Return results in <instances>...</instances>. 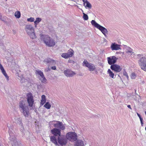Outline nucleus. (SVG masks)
I'll return each mask as SVG.
<instances>
[{
	"instance_id": "obj_1",
	"label": "nucleus",
	"mask_w": 146,
	"mask_h": 146,
	"mask_svg": "<svg viewBox=\"0 0 146 146\" xmlns=\"http://www.w3.org/2000/svg\"><path fill=\"white\" fill-rule=\"evenodd\" d=\"M19 109L23 115L25 117L28 116L29 110L27 105L24 101H21L19 102Z\"/></svg>"
},
{
	"instance_id": "obj_2",
	"label": "nucleus",
	"mask_w": 146,
	"mask_h": 146,
	"mask_svg": "<svg viewBox=\"0 0 146 146\" xmlns=\"http://www.w3.org/2000/svg\"><path fill=\"white\" fill-rule=\"evenodd\" d=\"M41 40L48 47L53 46L55 44L54 40L48 35H42L41 36Z\"/></svg>"
},
{
	"instance_id": "obj_3",
	"label": "nucleus",
	"mask_w": 146,
	"mask_h": 146,
	"mask_svg": "<svg viewBox=\"0 0 146 146\" xmlns=\"http://www.w3.org/2000/svg\"><path fill=\"white\" fill-rule=\"evenodd\" d=\"M25 29L31 38L34 39L36 38V36L34 28L31 25H26L25 27Z\"/></svg>"
},
{
	"instance_id": "obj_4",
	"label": "nucleus",
	"mask_w": 146,
	"mask_h": 146,
	"mask_svg": "<svg viewBox=\"0 0 146 146\" xmlns=\"http://www.w3.org/2000/svg\"><path fill=\"white\" fill-rule=\"evenodd\" d=\"M91 23L93 26L100 31L106 38L107 37L106 34H108V31L106 28L97 23L94 20H92L91 21Z\"/></svg>"
},
{
	"instance_id": "obj_5",
	"label": "nucleus",
	"mask_w": 146,
	"mask_h": 146,
	"mask_svg": "<svg viewBox=\"0 0 146 146\" xmlns=\"http://www.w3.org/2000/svg\"><path fill=\"white\" fill-rule=\"evenodd\" d=\"M8 127L9 129V133L10 135V137L9 138L11 142V143L12 146H21V145L18 144L15 136L12 135V133L11 132L13 129L12 126H8Z\"/></svg>"
},
{
	"instance_id": "obj_6",
	"label": "nucleus",
	"mask_w": 146,
	"mask_h": 146,
	"mask_svg": "<svg viewBox=\"0 0 146 146\" xmlns=\"http://www.w3.org/2000/svg\"><path fill=\"white\" fill-rule=\"evenodd\" d=\"M83 65L84 66L88 68L89 70L91 71L94 70L96 69V66L95 65L91 63H89L86 60H84Z\"/></svg>"
},
{
	"instance_id": "obj_7",
	"label": "nucleus",
	"mask_w": 146,
	"mask_h": 146,
	"mask_svg": "<svg viewBox=\"0 0 146 146\" xmlns=\"http://www.w3.org/2000/svg\"><path fill=\"white\" fill-rule=\"evenodd\" d=\"M53 122H54L53 125L55 128H59L60 130H64L65 129V126L61 122L56 121H53Z\"/></svg>"
},
{
	"instance_id": "obj_8",
	"label": "nucleus",
	"mask_w": 146,
	"mask_h": 146,
	"mask_svg": "<svg viewBox=\"0 0 146 146\" xmlns=\"http://www.w3.org/2000/svg\"><path fill=\"white\" fill-rule=\"evenodd\" d=\"M67 139L71 141H75L77 139L76 136L72 132H69L66 135Z\"/></svg>"
},
{
	"instance_id": "obj_9",
	"label": "nucleus",
	"mask_w": 146,
	"mask_h": 146,
	"mask_svg": "<svg viewBox=\"0 0 146 146\" xmlns=\"http://www.w3.org/2000/svg\"><path fill=\"white\" fill-rule=\"evenodd\" d=\"M35 73L36 74L40 75V77L39 78V79L42 82L45 83L46 82V79L45 78L43 72L42 71L39 70H36Z\"/></svg>"
},
{
	"instance_id": "obj_10",
	"label": "nucleus",
	"mask_w": 146,
	"mask_h": 146,
	"mask_svg": "<svg viewBox=\"0 0 146 146\" xmlns=\"http://www.w3.org/2000/svg\"><path fill=\"white\" fill-rule=\"evenodd\" d=\"M57 141L60 145L62 146L65 145L67 143V139L64 136H58L57 137Z\"/></svg>"
},
{
	"instance_id": "obj_11",
	"label": "nucleus",
	"mask_w": 146,
	"mask_h": 146,
	"mask_svg": "<svg viewBox=\"0 0 146 146\" xmlns=\"http://www.w3.org/2000/svg\"><path fill=\"white\" fill-rule=\"evenodd\" d=\"M27 101L29 106L32 107L34 103L33 97L31 93H29L27 95Z\"/></svg>"
},
{
	"instance_id": "obj_12",
	"label": "nucleus",
	"mask_w": 146,
	"mask_h": 146,
	"mask_svg": "<svg viewBox=\"0 0 146 146\" xmlns=\"http://www.w3.org/2000/svg\"><path fill=\"white\" fill-rule=\"evenodd\" d=\"M107 59L108 64L111 65L116 62L117 58L115 56H113L108 57Z\"/></svg>"
},
{
	"instance_id": "obj_13",
	"label": "nucleus",
	"mask_w": 146,
	"mask_h": 146,
	"mask_svg": "<svg viewBox=\"0 0 146 146\" xmlns=\"http://www.w3.org/2000/svg\"><path fill=\"white\" fill-rule=\"evenodd\" d=\"M64 73L66 76L68 77H72L76 74L75 72L69 69L65 70Z\"/></svg>"
},
{
	"instance_id": "obj_14",
	"label": "nucleus",
	"mask_w": 146,
	"mask_h": 146,
	"mask_svg": "<svg viewBox=\"0 0 146 146\" xmlns=\"http://www.w3.org/2000/svg\"><path fill=\"white\" fill-rule=\"evenodd\" d=\"M110 68L112 70L117 72H120L122 69L121 68L119 65L114 64L111 66Z\"/></svg>"
},
{
	"instance_id": "obj_15",
	"label": "nucleus",
	"mask_w": 146,
	"mask_h": 146,
	"mask_svg": "<svg viewBox=\"0 0 146 146\" xmlns=\"http://www.w3.org/2000/svg\"><path fill=\"white\" fill-rule=\"evenodd\" d=\"M52 133L54 136H60L61 135V130L56 128H55L51 130Z\"/></svg>"
},
{
	"instance_id": "obj_16",
	"label": "nucleus",
	"mask_w": 146,
	"mask_h": 146,
	"mask_svg": "<svg viewBox=\"0 0 146 146\" xmlns=\"http://www.w3.org/2000/svg\"><path fill=\"white\" fill-rule=\"evenodd\" d=\"M43 62L46 64H48L52 65H54L56 63V61L49 58H47L44 59Z\"/></svg>"
},
{
	"instance_id": "obj_17",
	"label": "nucleus",
	"mask_w": 146,
	"mask_h": 146,
	"mask_svg": "<svg viewBox=\"0 0 146 146\" xmlns=\"http://www.w3.org/2000/svg\"><path fill=\"white\" fill-rule=\"evenodd\" d=\"M120 46V45L114 42L111 44L110 48L112 50H117L121 49Z\"/></svg>"
},
{
	"instance_id": "obj_18",
	"label": "nucleus",
	"mask_w": 146,
	"mask_h": 146,
	"mask_svg": "<svg viewBox=\"0 0 146 146\" xmlns=\"http://www.w3.org/2000/svg\"><path fill=\"white\" fill-rule=\"evenodd\" d=\"M84 143L82 140L78 139L76 141L74 146H84Z\"/></svg>"
},
{
	"instance_id": "obj_19",
	"label": "nucleus",
	"mask_w": 146,
	"mask_h": 146,
	"mask_svg": "<svg viewBox=\"0 0 146 146\" xmlns=\"http://www.w3.org/2000/svg\"><path fill=\"white\" fill-rule=\"evenodd\" d=\"M50 140L53 143H54L55 145H58L57 140V138H56V136H51L50 137Z\"/></svg>"
},
{
	"instance_id": "obj_20",
	"label": "nucleus",
	"mask_w": 146,
	"mask_h": 146,
	"mask_svg": "<svg viewBox=\"0 0 146 146\" xmlns=\"http://www.w3.org/2000/svg\"><path fill=\"white\" fill-rule=\"evenodd\" d=\"M139 65L142 64V63H146V58L142 57L140 58L139 61Z\"/></svg>"
},
{
	"instance_id": "obj_21",
	"label": "nucleus",
	"mask_w": 146,
	"mask_h": 146,
	"mask_svg": "<svg viewBox=\"0 0 146 146\" xmlns=\"http://www.w3.org/2000/svg\"><path fill=\"white\" fill-rule=\"evenodd\" d=\"M74 51L72 49H70L66 53L68 58L71 57L74 54Z\"/></svg>"
},
{
	"instance_id": "obj_22",
	"label": "nucleus",
	"mask_w": 146,
	"mask_h": 146,
	"mask_svg": "<svg viewBox=\"0 0 146 146\" xmlns=\"http://www.w3.org/2000/svg\"><path fill=\"white\" fill-rule=\"evenodd\" d=\"M41 19L39 17H37L35 21H34L35 27H36L37 25L41 21Z\"/></svg>"
},
{
	"instance_id": "obj_23",
	"label": "nucleus",
	"mask_w": 146,
	"mask_h": 146,
	"mask_svg": "<svg viewBox=\"0 0 146 146\" xmlns=\"http://www.w3.org/2000/svg\"><path fill=\"white\" fill-rule=\"evenodd\" d=\"M109 74L110 77L111 78L114 79V74L110 69H108L107 72Z\"/></svg>"
},
{
	"instance_id": "obj_24",
	"label": "nucleus",
	"mask_w": 146,
	"mask_h": 146,
	"mask_svg": "<svg viewBox=\"0 0 146 146\" xmlns=\"http://www.w3.org/2000/svg\"><path fill=\"white\" fill-rule=\"evenodd\" d=\"M141 69L144 71H146V63H142V64L139 65Z\"/></svg>"
},
{
	"instance_id": "obj_25",
	"label": "nucleus",
	"mask_w": 146,
	"mask_h": 146,
	"mask_svg": "<svg viewBox=\"0 0 146 146\" xmlns=\"http://www.w3.org/2000/svg\"><path fill=\"white\" fill-rule=\"evenodd\" d=\"M1 71L2 73L4 75V76H5V77L6 78L7 80H9V77L7 76V74L6 73L5 71L4 70V69H3V70H2Z\"/></svg>"
},
{
	"instance_id": "obj_26",
	"label": "nucleus",
	"mask_w": 146,
	"mask_h": 146,
	"mask_svg": "<svg viewBox=\"0 0 146 146\" xmlns=\"http://www.w3.org/2000/svg\"><path fill=\"white\" fill-rule=\"evenodd\" d=\"M15 16L17 18H19L21 17V13L19 11L16 12L15 14Z\"/></svg>"
},
{
	"instance_id": "obj_27",
	"label": "nucleus",
	"mask_w": 146,
	"mask_h": 146,
	"mask_svg": "<svg viewBox=\"0 0 146 146\" xmlns=\"http://www.w3.org/2000/svg\"><path fill=\"white\" fill-rule=\"evenodd\" d=\"M86 5L85 6L86 8H88L89 9H90L92 8V5L88 1L86 3Z\"/></svg>"
},
{
	"instance_id": "obj_28",
	"label": "nucleus",
	"mask_w": 146,
	"mask_h": 146,
	"mask_svg": "<svg viewBox=\"0 0 146 146\" xmlns=\"http://www.w3.org/2000/svg\"><path fill=\"white\" fill-rule=\"evenodd\" d=\"M44 106L46 109H49L51 107V105L48 102H47L44 105Z\"/></svg>"
},
{
	"instance_id": "obj_29",
	"label": "nucleus",
	"mask_w": 146,
	"mask_h": 146,
	"mask_svg": "<svg viewBox=\"0 0 146 146\" xmlns=\"http://www.w3.org/2000/svg\"><path fill=\"white\" fill-rule=\"evenodd\" d=\"M83 18L85 20H87L88 19V15L84 13H83Z\"/></svg>"
},
{
	"instance_id": "obj_30",
	"label": "nucleus",
	"mask_w": 146,
	"mask_h": 146,
	"mask_svg": "<svg viewBox=\"0 0 146 146\" xmlns=\"http://www.w3.org/2000/svg\"><path fill=\"white\" fill-rule=\"evenodd\" d=\"M20 125V131L22 132L23 133H24V135H25V133H24V128L23 125V124H21V125Z\"/></svg>"
},
{
	"instance_id": "obj_31",
	"label": "nucleus",
	"mask_w": 146,
	"mask_h": 146,
	"mask_svg": "<svg viewBox=\"0 0 146 146\" xmlns=\"http://www.w3.org/2000/svg\"><path fill=\"white\" fill-rule=\"evenodd\" d=\"M61 56L62 57L66 59L68 58V55L66 53H62L61 55Z\"/></svg>"
},
{
	"instance_id": "obj_32",
	"label": "nucleus",
	"mask_w": 146,
	"mask_h": 146,
	"mask_svg": "<svg viewBox=\"0 0 146 146\" xmlns=\"http://www.w3.org/2000/svg\"><path fill=\"white\" fill-rule=\"evenodd\" d=\"M35 19L33 17H30L27 19V21L28 22H33L34 21Z\"/></svg>"
},
{
	"instance_id": "obj_33",
	"label": "nucleus",
	"mask_w": 146,
	"mask_h": 146,
	"mask_svg": "<svg viewBox=\"0 0 146 146\" xmlns=\"http://www.w3.org/2000/svg\"><path fill=\"white\" fill-rule=\"evenodd\" d=\"M136 76V74L134 73H132L131 75V78L132 79H135Z\"/></svg>"
},
{
	"instance_id": "obj_34",
	"label": "nucleus",
	"mask_w": 146,
	"mask_h": 146,
	"mask_svg": "<svg viewBox=\"0 0 146 146\" xmlns=\"http://www.w3.org/2000/svg\"><path fill=\"white\" fill-rule=\"evenodd\" d=\"M41 101H43L44 102H46V97L44 95H43L42 96Z\"/></svg>"
},
{
	"instance_id": "obj_35",
	"label": "nucleus",
	"mask_w": 146,
	"mask_h": 146,
	"mask_svg": "<svg viewBox=\"0 0 146 146\" xmlns=\"http://www.w3.org/2000/svg\"><path fill=\"white\" fill-rule=\"evenodd\" d=\"M21 83H23L25 82L27 80L26 79H25L23 77V76H22V77H21Z\"/></svg>"
},
{
	"instance_id": "obj_36",
	"label": "nucleus",
	"mask_w": 146,
	"mask_h": 146,
	"mask_svg": "<svg viewBox=\"0 0 146 146\" xmlns=\"http://www.w3.org/2000/svg\"><path fill=\"white\" fill-rule=\"evenodd\" d=\"M17 123L19 124L20 125H21V124H23V123H22L21 120L20 118H18L17 119Z\"/></svg>"
},
{
	"instance_id": "obj_37",
	"label": "nucleus",
	"mask_w": 146,
	"mask_h": 146,
	"mask_svg": "<svg viewBox=\"0 0 146 146\" xmlns=\"http://www.w3.org/2000/svg\"><path fill=\"white\" fill-rule=\"evenodd\" d=\"M132 51V50H127L126 52V53L130 55H132L134 53V52Z\"/></svg>"
},
{
	"instance_id": "obj_38",
	"label": "nucleus",
	"mask_w": 146,
	"mask_h": 146,
	"mask_svg": "<svg viewBox=\"0 0 146 146\" xmlns=\"http://www.w3.org/2000/svg\"><path fill=\"white\" fill-rule=\"evenodd\" d=\"M123 75L126 76L127 78H128V76L127 73L125 72H123Z\"/></svg>"
},
{
	"instance_id": "obj_39",
	"label": "nucleus",
	"mask_w": 146,
	"mask_h": 146,
	"mask_svg": "<svg viewBox=\"0 0 146 146\" xmlns=\"http://www.w3.org/2000/svg\"><path fill=\"white\" fill-rule=\"evenodd\" d=\"M126 48L127 50H133L129 47L127 46Z\"/></svg>"
},
{
	"instance_id": "obj_40",
	"label": "nucleus",
	"mask_w": 146,
	"mask_h": 146,
	"mask_svg": "<svg viewBox=\"0 0 146 146\" xmlns=\"http://www.w3.org/2000/svg\"><path fill=\"white\" fill-rule=\"evenodd\" d=\"M0 69L1 70H3L4 69L2 65L0 64Z\"/></svg>"
},
{
	"instance_id": "obj_41",
	"label": "nucleus",
	"mask_w": 146,
	"mask_h": 146,
	"mask_svg": "<svg viewBox=\"0 0 146 146\" xmlns=\"http://www.w3.org/2000/svg\"><path fill=\"white\" fill-rule=\"evenodd\" d=\"M51 69H52V70H55L56 69V67L55 66H52L51 67Z\"/></svg>"
},
{
	"instance_id": "obj_42",
	"label": "nucleus",
	"mask_w": 146,
	"mask_h": 146,
	"mask_svg": "<svg viewBox=\"0 0 146 146\" xmlns=\"http://www.w3.org/2000/svg\"><path fill=\"white\" fill-rule=\"evenodd\" d=\"M45 102H46L45 101H44V102L43 101H41L40 104H41L42 105H43L45 103Z\"/></svg>"
},
{
	"instance_id": "obj_43",
	"label": "nucleus",
	"mask_w": 146,
	"mask_h": 146,
	"mask_svg": "<svg viewBox=\"0 0 146 146\" xmlns=\"http://www.w3.org/2000/svg\"><path fill=\"white\" fill-rule=\"evenodd\" d=\"M82 1L84 2V5H85V3L88 1L87 0H82Z\"/></svg>"
},
{
	"instance_id": "obj_44",
	"label": "nucleus",
	"mask_w": 146,
	"mask_h": 146,
	"mask_svg": "<svg viewBox=\"0 0 146 146\" xmlns=\"http://www.w3.org/2000/svg\"><path fill=\"white\" fill-rule=\"evenodd\" d=\"M26 132L27 134H28L29 135H30V133L29 131H27Z\"/></svg>"
},
{
	"instance_id": "obj_45",
	"label": "nucleus",
	"mask_w": 146,
	"mask_h": 146,
	"mask_svg": "<svg viewBox=\"0 0 146 146\" xmlns=\"http://www.w3.org/2000/svg\"><path fill=\"white\" fill-rule=\"evenodd\" d=\"M127 107L128 108L131 109V106L130 105H128L127 106Z\"/></svg>"
},
{
	"instance_id": "obj_46",
	"label": "nucleus",
	"mask_w": 146,
	"mask_h": 146,
	"mask_svg": "<svg viewBox=\"0 0 146 146\" xmlns=\"http://www.w3.org/2000/svg\"><path fill=\"white\" fill-rule=\"evenodd\" d=\"M139 118L140 119V121H143V118L141 117H140Z\"/></svg>"
},
{
	"instance_id": "obj_47",
	"label": "nucleus",
	"mask_w": 146,
	"mask_h": 146,
	"mask_svg": "<svg viewBox=\"0 0 146 146\" xmlns=\"http://www.w3.org/2000/svg\"><path fill=\"white\" fill-rule=\"evenodd\" d=\"M137 114L138 116L139 117V118H140V117H141V115H140L139 113H137Z\"/></svg>"
},
{
	"instance_id": "obj_48",
	"label": "nucleus",
	"mask_w": 146,
	"mask_h": 146,
	"mask_svg": "<svg viewBox=\"0 0 146 146\" xmlns=\"http://www.w3.org/2000/svg\"><path fill=\"white\" fill-rule=\"evenodd\" d=\"M141 126H143V121H141Z\"/></svg>"
},
{
	"instance_id": "obj_49",
	"label": "nucleus",
	"mask_w": 146,
	"mask_h": 146,
	"mask_svg": "<svg viewBox=\"0 0 146 146\" xmlns=\"http://www.w3.org/2000/svg\"><path fill=\"white\" fill-rule=\"evenodd\" d=\"M3 44V43H0V45H1Z\"/></svg>"
},
{
	"instance_id": "obj_50",
	"label": "nucleus",
	"mask_w": 146,
	"mask_h": 146,
	"mask_svg": "<svg viewBox=\"0 0 146 146\" xmlns=\"http://www.w3.org/2000/svg\"><path fill=\"white\" fill-rule=\"evenodd\" d=\"M82 12H83V13H84L83 11L82 10Z\"/></svg>"
},
{
	"instance_id": "obj_51",
	"label": "nucleus",
	"mask_w": 146,
	"mask_h": 146,
	"mask_svg": "<svg viewBox=\"0 0 146 146\" xmlns=\"http://www.w3.org/2000/svg\"><path fill=\"white\" fill-rule=\"evenodd\" d=\"M138 55L139 56H141V55H140V54H138Z\"/></svg>"
}]
</instances>
